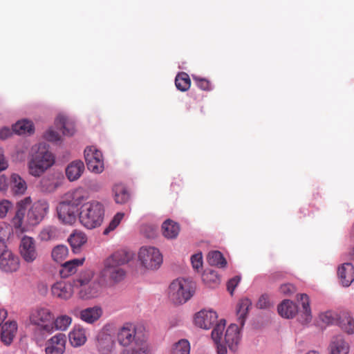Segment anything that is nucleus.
Instances as JSON below:
<instances>
[{"label":"nucleus","mask_w":354,"mask_h":354,"mask_svg":"<svg viewBox=\"0 0 354 354\" xmlns=\"http://www.w3.org/2000/svg\"><path fill=\"white\" fill-rule=\"evenodd\" d=\"M44 138L46 140L50 142H56L59 140L60 136L59 134L55 131L53 129H48L44 134Z\"/></svg>","instance_id":"603ef678"},{"label":"nucleus","mask_w":354,"mask_h":354,"mask_svg":"<svg viewBox=\"0 0 354 354\" xmlns=\"http://www.w3.org/2000/svg\"><path fill=\"white\" fill-rule=\"evenodd\" d=\"M12 208V204L8 200L0 201V218H3L6 216L8 212Z\"/></svg>","instance_id":"3c124183"},{"label":"nucleus","mask_w":354,"mask_h":354,"mask_svg":"<svg viewBox=\"0 0 354 354\" xmlns=\"http://www.w3.org/2000/svg\"><path fill=\"white\" fill-rule=\"evenodd\" d=\"M12 133V131L9 128L3 127L0 129V139L5 140L11 136Z\"/></svg>","instance_id":"13d9d810"},{"label":"nucleus","mask_w":354,"mask_h":354,"mask_svg":"<svg viewBox=\"0 0 354 354\" xmlns=\"http://www.w3.org/2000/svg\"><path fill=\"white\" fill-rule=\"evenodd\" d=\"M120 354H149L146 344L136 346L132 349H125Z\"/></svg>","instance_id":"8fccbe9b"},{"label":"nucleus","mask_w":354,"mask_h":354,"mask_svg":"<svg viewBox=\"0 0 354 354\" xmlns=\"http://www.w3.org/2000/svg\"><path fill=\"white\" fill-rule=\"evenodd\" d=\"M129 254L123 250L114 252L104 262V267L99 273L101 281L106 286H114L126 277L123 266L129 261Z\"/></svg>","instance_id":"f257e3e1"},{"label":"nucleus","mask_w":354,"mask_h":354,"mask_svg":"<svg viewBox=\"0 0 354 354\" xmlns=\"http://www.w3.org/2000/svg\"><path fill=\"white\" fill-rule=\"evenodd\" d=\"M73 283L71 284L65 281H57L51 287V292L53 297L62 299L68 300L73 294Z\"/></svg>","instance_id":"a211bd4d"},{"label":"nucleus","mask_w":354,"mask_h":354,"mask_svg":"<svg viewBox=\"0 0 354 354\" xmlns=\"http://www.w3.org/2000/svg\"><path fill=\"white\" fill-rule=\"evenodd\" d=\"M72 323V318L67 315H61L56 318L54 317L52 321V333L56 330L64 331L66 330Z\"/></svg>","instance_id":"2f4dec72"},{"label":"nucleus","mask_w":354,"mask_h":354,"mask_svg":"<svg viewBox=\"0 0 354 354\" xmlns=\"http://www.w3.org/2000/svg\"><path fill=\"white\" fill-rule=\"evenodd\" d=\"M203 282L210 287H214L220 283V277L217 272L213 270H205L203 275Z\"/></svg>","instance_id":"79ce46f5"},{"label":"nucleus","mask_w":354,"mask_h":354,"mask_svg":"<svg viewBox=\"0 0 354 354\" xmlns=\"http://www.w3.org/2000/svg\"><path fill=\"white\" fill-rule=\"evenodd\" d=\"M175 84L179 91H187L191 86L189 75L185 72L179 73L176 77Z\"/></svg>","instance_id":"4c0bfd02"},{"label":"nucleus","mask_w":354,"mask_h":354,"mask_svg":"<svg viewBox=\"0 0 354 354\" xmlns=\"http://www.w3.org/2000/svg\"><path fill=\"white\" fill-rule=\"evenodd\" d=\"M257 305L258 308L261 309L269 308L270 306V302L268 297L266 295H261V297L259 299Z\"/></svg>","instance_id":"6e6d98bb"},{"label":"nucleus","mask_w":354,"mask_h":354,"mask_svg":"<svg viewBox=\"0 0 354 354\" xmlns=\"http://www.w3.org/2000/svg\"><path fill=\"white\" fill-rule=\"evenodd\" d=\"M330 354H348L349 345L342 335L333 337L329 345Z\"/></svg>","instance_id":"5701e85b"},{"label":"nucleus","mask_w":354,"mask_h":354,"mask_svg":"<svg viewBox=\"0 0 354 354\" xmlns=\"http://www.w3.org/2000/svg\"><path fill=\"white\" fill-rule=\"evenodd\" d=\"M17 324L15 321H8L1 326V340L6 346L13 342L17 333Z\"/></svg>","instance_id":"aec40b11"},{"label":"nucleus","mask_w":354,"mask_h":354,"mask_svg":"<svg viewBox=\"0 0 354 354\" xmlns=\"http://www.w3.org/2000/svg\"><path fill=\"white\" fill-rule=\"evenodd\" d=\"M29 319L31 324L37 326L40 330L52 333L54 315L50 309L37 307L30 312Z\"/></svg>","instance_id":"0eeeda50"},{"label":"nucleus","mask_w":354,"mask_h":354,"mask_svg":"<svg viewBox=\"0 0 354 354\" xmlns=\"http://www.w3.org/2000/svg\"><path fill=\"white\" fill-rule=\"evenodd\" d=\"M217 318L218 315L215 311L201 310L195 315L194 323L201 328L209 329L216 322Z\"/></svg>","instance_id":"dca6fc26"},{"label":"nucleus","mask_w":354,"mask_h":354,"mask_svg":"<svg viewBox=\"0 0 354 354\" xmlns=\"http://www.w3.org/2000/svg\"><path fill=\"white\" fill-rule=\"evenodd\" d=\"M8 188L7 178L5 176H0V190L6 191Z\"/></svg>","instance_id":"bf43d9fd"},{"label":"nucleus","mask_w":354,"mask_h":354,"mask_svg":"<svg viewBox=\"0 0 354 354\" xmlns=\"http://www.w3.org/2000/svg\"><path fill=\"white\" fill-rule=\"evenodd\" d=\"M54 155L45 146H39L38 151L28 162V173L35 177L41 176L55 163Z\"/></svg>","instance_id":"39448f33"},{"label":"nucleus","mask_w":354,"mask_h":354,"mask_svg":"<svg viewBox=\"0 0 354 354\" xmlns=\"http://www.w3.org/2000/svg\"><path fill=\"white\" fill-rule=\"evenodd\" d=\"M12 131L19 135L31 133L33 132V124L26 120L19 121L12 126Z\"/></svg>","instance_id":"58836bf2"},{"label":"nucleus","mask_w":354,"mask_h":354,"mask_svg":"<svg viewBox=\"0 0 354 354\" xmlns=\"http://www.w3.org/2000/svg\"><path fill=\"white\" fill-rule=\"evenodd\" d=\"M2 150L0 149V171L6 169L8 167V163L5 160Z\"/></svg>","instance_id":"052dcab7"},{"label":"nucleus","mask_w":354,"mask_h":354,"mask_svg":"<svg viewBox=\"0 0 354 354\" xmlns=\"http://www.w3.org/2000/svg\"><path fill=\"white\" fill-rule=\"evenodd\" d=\"M192 77L194 81L196 82V86L201 90L206 91L212 90L211 82L207 79L196 75H193Z\"/></svg>","instance_id":"de8ad7c7"},{"label":"nucleus","mask_w":354,"mask_h":354,"mask_svg":"<svg viewBox=\"0 0 354 354\" xmlns=\"http://www.w3.org/2000/svg\"><path fill=\"white\" fill-rule=\"evenodd\" d=\"M207 262L211 266L223 268L226 266L227 261L223 254L219 251H212L208 253Z\"/></svg>","instance_id":"e433bc0d"},{"label":"nucleus","mask_w":354,"mask_h":354,"mask_svg":"<svg viewBox=\"0 0 354 354\" xmlns=\"http://www.w3.org/2000/svg\"><path fill=\"white\" fill-rule=\"evenodd\" d=\"M191 263L194 270L199 272L203 268V256L202 253L199 252L191 257Z\"/></svg>","instance_id":"09e8293b"},{"label":"nucleus","mask_w":354,"mask_h":354,"mask_svg":"<svg viewBox=\"0 0 354 354\" xmlns=\"http://www.w3.org/2000/svg\"><path fill=\"white\" fill-rule=\"evenodd\" d=\"M124 216V214L122 212L117 213L109 223V226L104 230L103 234L106 235L110 232L114 230L120 223L121 221Z\"/></svg>","instance_id":"49530a36"},{"label":"nucleus","mask_w":354,"mask_h":354,"mask_svg":"<svg viewBox=\"0 0 354 354\" xmlns=\"http://www.w3.org/2000/svg\"><path fill=\"white\" fill-rule=\"evenodd\" d=\"M84 157L88 170L95 174H100L104 170V162L101 151L93 147L84 150Z\"/></svg>","instance_id":"1a4fd4ad"},{"label":"nucleus","mask_w":354,"mask_h":354,"mask_svg":"<svg viewBox=\"0 0 354 354\" xmlns=\"http://www.w3.org/2000/svg\"><path fill=\"white\" fill-rule=\"evenodd\" d=\"M225 326V320L221 319L220 322L216 324L212 332V338L214 343L216 344L217 354H227V345H223V332Z\"/></svg>","instance_id":"6ab92c4d"},{"label":"nucleus","mask_w":354,"mask_h":354,"mask_svg":"<svg viewBox=\"0 0 354 354\" xmlns=\"http://www.w3.org/2000/svg\"><path fill=\"white\" fill-rule=\"evenodd\" d=\"M7 316V310L3 308H0V326H1L3 324V323L4 320L6 319Z\"/></svg>","instance_id":"e2e57ef3"},{"label":"nucleus","mask_w":354,"mask_h":354,"mask_svg":"<svg viewBox=\"0 0 354 354\" xmlns=\"http://www.w3.org/2000/svg\"><path fill=\"white\" fill-rule=\"evenodd\" d=\"M68 337L69 342L73 346H81L86 342V330L83 326L80 325H75L70 332Z\"/></svg>","instance_id":"4be33fe9"},{"label":"nucleus","mask_w":354,"mask_h":354,"mask_svg":"<svg viewBox=\"0 0 354 354\" xmlns=\"http://www.w3.org/2000/svg\"><path fill=\"white\" fill-rule=\"evenodd\" d=\"M138 259L147 269H158L162 263V256L159 250L152 246H143L138 252Z\"/></svg>","instance_id":"6e6552de"},{"label":"nucleus","mask_w":354,"mask_h":354,"mask_svg":"<svg viewBox=\"0 0 354 354\" xmlns=\"http://www.w3.org/2000/svg\"><path fill=\"white\" fill-rule=\"evenodd\" d=\"M66 337L57 333L48 339L45 344L46 354H64L66 349Z\"/></svg>","instance_id":"2eb2a0df"},{"label":"nucleus","mask_w":354,"mask_h":354,"mask_svg":"<svg viewBox=\"0 0 354 354\" xmlns=\"http://www.w3.org/2000/svg\"><path fill=\"white\" fill-rule=\"evenodd\" d=\"M84 259H74L64 263L59 270L62 278H66L77 272V268L83 264Z\"/></svg>","instance_id":"cd10ccee"},{"label":"nucleus","mask_w":354,"mask_h":354,"mask_svg":"<svg viewBox=\"0 0 354 354\" xmlns=\"http://www.w3.org/2000/svg\"><path fill=\"white\" fill-rule=\"evenodd\" d=\"M77 208L66 201L59 203L57 207L58 218L66 225H73L77 220Z\"/></svg>","instance_id":"f8f14e48"},{"label":"nucleus","mask_w":354,"mask_h":354,"mask_svg":"<svg viewBox=\"0 0 354 354\" xmlns=\"http://www.w3.org/2000/svg\"><path fill=\"white\" fill-rule=\"evenodd\" d=\"M49 205L46 201H38L35 202L28 212L27 219L30 225H35L39 223L45 217Z\"/></svg>","instance_id":"ddd939ff"},{"label":"nucleus","mask_w":354,"mask_h":354,"mask_svg":"<svg viewBox=\"0 0 354 354\" xmlns=\"http://www.w3.org/2000/svg\"><path fill=\"white\" fill-rule=\"evenodd\" d=\"M322 319L323 322H326L328 324L331 322L330 319H329V317H328V316L326 314L323 315Z\"/></svg>","instance_id":"69168bd1"},{"label":"nucleus","mask_w":354,"mask_h":354,"mask_svg":"<svg viewBox=\"0 0 354 354\" xmlns=\"http://www.w3.org/2000/svg\"><path fill=\"white\" fill-rule=\"evenodd\" d=\"M190 344L186 339H181L174 343L170 350L169 354H189Z\"/></svg>","instance_id":"f704fd0d"},{"label":"nucleus","mask_w":354,"mask_h":354,"mask_svg":"<svg viewBox=\"0 0 354 354\" xmlns=\"http://www.w3.org/2000/svg\"><path fill=\"white\" fill-rule=\"evenodd\" d=\"M194 292L195 284L192 281L178 278L170 283L168 297L174 304H183L191 299Z\"/></svg>","instance_id":"20e7f679"},{"label":"nucleus","mask_w":354,"mask_h":354,"mask_svg":"<svg viewBox=\"0 0 354 354\" xmlns=\"http://www.w3.org/2000/svg\"><path fill=\"white\" fill-rule=\"evenodd\" d=\"M56 122L57 126L62 130L64 135L71 136L74 134V124L70 122L65 116H58Z\"/></svg>","instance_id":"72a5a7b5"},{"label":"nucleus","mask_w":354,"mask_h":354,"mask_svg":"<svg viewBox=\"0 0 354 354\" xmlns=\"http://www.w3.org/2000/svg\"><path fill=\"white\" fill-rule=\"evenodd\" d=\"M104 207L102 203L92 201L84 203L80 212V221L87 229L99 227L103 222Z\"/></svg>","instance_id":"7ed1b4c3"},{"label":"nucleus","mask_w":354,"mask_h":354,"mask_svg":"<svg viewBox=\"0 0 354 354\" xmlns=\"http://www.w3.org/2000/svg\"><path fill=\"white\" fill-rule=\"evenodd\" d=\"M280 292L285 295L293 294L295 292V287L291 283H285L280 286Z\"/></svg>","instance_id":"5fc2aeb1"},{"label":"nucleus","mask_w":354,"mask_h":354,"mask_svg":"<svg viewBox=\"0 0 354 354\" xmlns=\"http://www.w3.org/2000/svg\"><path fill=\"white\" fill-rule=\"evenodd\" d=\"M351 259H354V248L352 249V252L351 253Z\"/></svg>","instance_id":"774afa93"},{"label":"nucleus","mask_w":354,"mask_h":354,"mask_svg":"<svg viewBox=\"0 0 354 354\" xmlns=\"http://www.w3.org/2000/svg\"><path fill=\"white\" fill-rule=\"evenodd\" d=\"M68 254V249L66 245H58L55 246L51 253L52 258L56 262H62Z\"/></svg>","instance_id":"c03bdc74"},{"label":"nucleus","mask_w":354,"mask_h":354,"mask_svg":"<svg viewBox=\"0 0 354 354\" xmlns=\"http://www.w3.org/2000/svg\"><path fill=\"white\" fill-rule=\"evenodd\" d=\"M68 241L75 253H77L82 245L87 242V236L84 232L75 230L69 236Z\"/></svg>","instance_id":"a878e982"},{"label":"nucleus","mask_w":354,"mask_h":354,"mask_svg":"<svg viewBox=\"0 0 354 354\" xmlns=\"http://www.w3.org/2000/svg\"><path fill=\"white\" fill-rule=\"evenodd\" d=\"M114 198L117 203H126L129 199V193L122 185H116L113 187Z\"/></svg>","instance_id":"c9c22d12"},{"label":"nucleus","mask_w":354,"mask_h":354,"mask_svg":"<svg viewBox=\"0 0 354 354\" xmlns=\"http://www.w3.org/2000/svg\"><path fill=\"white\" fill-rule=\"evenodd\" d=\"M97 346L102 354H109L114 346V341L109 334L102 332L97 336Z\"/></svg>","instance_id":"b1692460"},{"label":"nucleus","mask_w":354,"mask_h":354,"mask_svg":"<svg viewBox=\"0 0 354 354\" xmlns=\"http://www.w3.org/2000/svg\"><path fill=\"white\" fill-rule=\"evenodd\" d=\"M117 341L124 347L129 346L133 343L136 346H142L146 343L147 335L141 327L138 328L135 324L127 322L118 328Z\"/></svg>","instance_id":"423d86ee"},{"label":"nucleus","mask_w":354,"mask_h":354,"mask_svg":"<svg viewBox=\"0 0 354 354\" xmlns=\"http://www.w3.org/2000/svg\"><path fill=\"white\" fill-rule=\"evenodd\" d=\"M251 305L252 301L248 298L241 299L237 304L236 314L241 326L245 324L246 315Z\"/></svg>","instance_id":"7c9ffc66"},{"label":"nucleus","mask_w":354,"mask_h":354,"mask_svg":"<svg viewBox=\"0 0 354 354\" xmlns=\"http://www.w3.org/2000/svg\"><path fill=\"white\" fill-rule=\"evenodd\" d=\"M6 245L3 239H0V254H1L3 251H6Z\"/></svg>","instance_id":"0e129e2a"},{"label":"nucleus","mask_w":354,"mask_h":354,"mask_svg":"<svg viewBox=\"0 0 354 354\" xmlns=\"http://www.w3.org/2000/svg\"><path fill=\"white\" fill-rule=\"evenodd\" d=\"M71 314L87 324H93L102 315L101 307L95 306L84 309L78 307L73 308L70 311Z\"/></svg>","instance_id":"9d476101"},{"label":"nucleus","mask_w":354,"mask_h":354,"mask_svg":"<svg viewBox=\"0 0 354 354\" xmlns=\"http://www.w3.org/2000/svg\"><path fill=\"white\" fill-rule=\"evenodd\" d=\"M240 280L241 278L238 276H236L228 281L227 284V288L231 295H233V292L236 287L238 286L239 283L240 282Z\"/></svg>","instance_id":"864d4df0"},{"label":"nucleus","mask_w":354,"mask_h":354,"mask_svg":"<svg viewBox=\"0 0 354 354\" xmlns=\"http://www.w3.org/2000/svg\"><path fill=\"white\" fill-rule=\"evenodd\" d=\"M240 340L239 326L235 324H230L225 331L223 342L228 346L230 351L235 352L237 350Z\"/></svg>","instance_id":"f3484780"},{"label":"nucleus","mask_w":354,"mask_h":354,"mask_svg":"<svg viewBox=\"0 0 354 354\" xmlns=\"http://www.w3.org/2000/svg\"><path fill=\"white\" fill-rule=\"evenodd\" d=\"M25 212L23 209H17L14 217L12 218L11 223L16 230L20 232L25 231V227L23 226V221Z\"/></svg>","instance_id":"a18cd8bd"},{"label":"nucleus","mask_w":354,"mask_h":354,"mask_svg":"<svg viewBox=\"0 0 354 354\" xmlns=\"http://www.w3.org/2000/svg\"><path fill=\"white\" fill-rule=\"evenodd\" d=\"M40 236H41V239H43V240L49 239L51 236L50 229L46 228V229L43 230L40 233Z\"/></svg>","instance_id":"680f3d73"},{"label":"nucleus","mask_w":354,"mask_h":354,"mask_svg":"<svg viewBox=\"0 0 354 354\" xmlns=\"http://www.w3.org/2000/svg\"><path fill=\"white\" fill-rule=\"evenodd\" d=\"M94 272L91 270H86L82 272L79 277L73 279V286L79 289L78 295L82 299H89L97 297L103 286L101 278L99 276L96 280H92Z\"/></svg>","instance_id":"f03ea898"},{"label":"nucleus","mask_w":354,"mask_h":354,"mask_svg":"<svg viewBox=\"0 0 354 354\" xmlns=\"http://www.w3.org/2000/svg\"><path fill=\"white\" fill-rule=\"evenodd\" d=\"M70 198L71 200L67 202L73 204V205L77 208L78 205L86 200L87 196L85 191L82 188H79L70 193Z\"/></svg>","instance_id":"37998d69"},{"label":"nucleus","mask_w":354,"mask_h":354,"mask_svg":"<svg viewBox=\"0 0 354 354\" xmlns=\"http://www.w3.org/2000/svg\"><path fill=\"white\" fill-rule=\"evenodd\" d=\"M338 277L342 285L348 287L354 281V266L350 263H346L339 267Z\"/></svg>","instance_id":"412c9836"},{"label":"nucleus","mask_w":354,"mask_h":354,"mask_svg":"<svg viewBox=\"0 0 354 354\" xmlns=\"http://www.w3.org/2000/svg\"><path fill=\"white\" fill-rule=\"evenodd\" d=\"M19 252L26 263H30L35 261L39 256L35 239L28 236H24L21 240Z\"/></svg>","instance_id":"9b49d317"},{"label":"nucleus","mask_w":354,"mask_h":354,"mask_svg":"<svg viewBox=\"0 0 354 354\" xmlns=\"http://www.w3.org/2000/svg\"><path fill=\"white\" fill-rule=\"evenodd\" d=\"M161 228L162 235L168 239H176L180 230L179 224L171 219L165 221Z\"/></svg>","instance_id":"bb28decb"},{"label":"nucleus","mask_w":354,"mask_h":354,"mask_svg":"<svg viewBox=\"0 0 354 354\" xmlns=\"http://www.w3.org/2000/svg\"><path fill=\"white\" fill-rule=\"evenodd\" d=\"M10 187L12 192L15 195H22L27 189L26 182L17 174L11 175Z\"/></svg>","instance_id":"c756f323"},{"label":"nucleus","mask_w":354,"mask_h":354,"mask_svg":"<svg viewBox=\"0 0 354 354\" xmlns=\"http://www.w3.org/2000/svg\"><path fill=\"white\" fill-rule=\"evenodd\" d=\"M299 300L301 302V306L303 308L302 317H304V319L301 320V322L303 324H305L310 322L312 318L311 310L309 304V297L306 294H301Z\"/></svg>","instance_id":"ea45409f"},{"label":"nucleus","mask_w":354,"mask_h":354,"mask_svg":"<svg viewBox=\"0 0 354 354\" xmlns=\"http://www.w3.org/2000/svg\"><path fill=\"white\" fill-rule=\"evenodd\" d=\"M279 314L285 318L293 317L297 312V306L292 301L285 299L278 306Z\"/></svg>","instance_id":"c85d7f7f"},{"label":"nucleus","mask_w":354,"mask_h":354,"mask_svg":"<svg viewBox=\"0 0 354 354\" xmlns=\"http://www.w3.org/2000/svg\"><path fill=\"white\" fill-rule=\"evenodd\" d=\"M84 171V165L81 160L71 162L66 169V175L70 181L77 180Z\"/></svg>","instance_id":"393cba45"},{"label":"nucleus","mask_w":354,"mask_h":354,"mask_svg":"<svg viewBox=\"0 0 354 354\" xmlns=\"http://www.w3.org/2000/svg\"><path fill=\"white\" fill-rule=\"evenodd\" d=\"M306 354H319V353L315 351H310Z\"/></svg>","instance_id":"338daca9"},{"label":"nucleus","mask_w":354,"mask_h":354,"mask_svg":"<svg viewBox=\"0 0 354 354\" xmlns=\"http://www.w3.org/2000/svg\"><path fill=\"white\" fill-rule=\"evenodd\" d=\"M20 267V259L17 255L9 250H6L0 255V269L5 272H14Z\"/></svg>","instance_id":"4468645a"},{"label":"nucleus","mask_w":354,"mask_h":354,"mask_svg":"<svg viewBox=\"0 0 354 354\" xmlns=\"http://www.w3.org/2000/svg\"><path fill=\"white\" fill-rule=\"evenodd\" d=\"M40 189L42 192H54L57 187V182L53 176H44L40 180Z\"/></svg>","instance_id":"a19ab883"},{"label":"nucleus","mask_w":354,"mask_h":354,"mask_svg":"<svg viewBox=\"0 0 354 354\" xmlns=\"http://www.w3.org/2000/svg\"><path fill=\"white\" fill-rule=\"evenodd\" d=\"M339 327L346 333H354V319L348 313H343L339 320Z\"/></svg>","instance_id":"473e14b6"},{"label":"nucleus","mask_w":354,"mask_h":354,"mask_svg":"<svg viewBox=\"0 0 354 354\" xmlns=\"http://www.w3.org/2000/svg\"><path fill=\"white\" fill-rule=\"evenodd\" d=\"M31 203L30 197H26L17 203V209H23L26 212V207Z\"/></svg>","instance_id":"4d7b16f0"}]
</instances>
